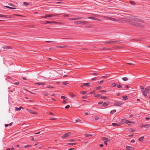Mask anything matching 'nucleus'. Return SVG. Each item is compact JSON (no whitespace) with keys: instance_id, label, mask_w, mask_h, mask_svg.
<instances>
[{"instance_id":"obj_10","label":"nucleus","mask_w":150,"mask_h":150,"mask_svg":"<svg viewBox=\"0 0 150 150\" xmlns=\"http://www.w3.org/2000/svg\"><path fill=\"white\" fill-rule=\"evenodd\" d=\"M27 110L31 114L37 115V113L33 111L32 110H30L29 109H27Z\"/></svg>"},{"instance_id":"obj_16","label":"nucleus","mask_w":150,"mask_h":150,"mask_svg":"<svg viewBox=\"0 0 150 150\" xmlns=\"http://www.w3.org/2000/svg\"><path fill=\"white\" fill-rule=\"evenodd\" d=\"M110 102L109 101H107L103 103V107H106V106L108 104H109Z\"/></svg>"},{"instance_id":"obj_52","label":"nucleus","mask_w":150,"mask_h":150,"mask_svg":"<svg viewBox=\"0 0 150 150\" xmlns=\"http://www.w3.org/2000/svg\"><path fill=\"white\" fill-rule=\"evenodd\" d=\"M98 119H99V117H95V119L96 120H98Z\"/></svg>"},{"instance_id":"obj_35","label":"nucleus","mask_w":150,"mask_h":150,"mask_svg":"<svg viewBox=\"0 0 150 150\" xmlns=\"http://www.w3.org/2000/svg\"><path fill=\"white\" fill-rule=\"evenodd\" d=\"M83 18L82 17L76 18H75V20L81 19H82Z\"/></svg>"},{"instance_id":"obj_21","label":"nucleus","mask_w":150,"mask_h":150,"mask_svg":"<svg viewBox=\"0 0 150 150\" xmlns=\"http://www.w3.org/2000/svg\"><path fill=\"white\" fill-rule=\"evenodd\" d=\"M85 137H91L93 136V135L91 134H85L84 135Z\"/></svg>"},{"instance_id":"obj_51","label":"nucleus","mask_w":150,"mask_h":150,"mask_svg":"<svg viewBox=\"0 0 150 150\" xmlns=\"http://www.w3.org/2000/svg\"><path fill=\"white\" fill-rule=\"evenodd\" d=\"M79 120H80L79 119H76V120H75V121L76 122H78Z\"/></svg>"},{"instance_id":"obj_34","label":"nucleus","mask_w":150,"mask_h":150,"mask_svg":"<svg viewBox=\"0 0 150 150\" xmlns=\"http://www.w3.org/2000/svg\"><path fill=\"white\" fill-rule=\"evenodd\" d=\"M116 111V110H113L111 111L110 113L111 114H113L114 113H115V112Z\"/></svg>"},{"instance_id":"obj_32","label":"nucleus","mask_w":150,"mask_h":150,"mask_svg":"<svg viewBox=\"0 0 150 150\" xmlns=\"http://www.w3.org/2000/svg\"><path fill=\"white\" fill-rule=\"evenodd\" d=\"M101 99H106L107 98L106 96H101Z\"/></svg>"},{"instance_id":"obj_50","label":"nucleus","mask_w":150,"mask_h":150,"mask_svg":"<svg viewBox=\"0 0 150 150\" xmlns=\"http://www.w3.org/2000/svg\"><path fill=\"white\" fill-rule=\"evenodd\" d=\"M69 150H75V149L74 148H71L69 149Z\"/></svg>"},{"instance_id":"obj_15","label":"nucleus","mask_w":150,"mask_h":150,"mask_svg":"<svg viewBox=\"0 0 150 150\" xmlns=\"http://www.w3.org/2000/svg\"><path fill=\"white\" fill-rule=\"evenodd\" d=\"M122 102H116L114 104L115 105L120 106L122 104Z\"/></svg>"},{"instance_id":"obj_2","label":"nucleus","mask_w":150,"mask_h":150,"mask_svg":"<svg viewBox=\"0 0 150 150\" xmlns=\"http://www.w3.org/2000/svg\"><path fill=\"white\" fill-rule=\"evenodd\" d=\"M132 20L137 22H139L141 23H144V21L143 20L136 17H134L132 19Z\"/></svg>"},{"instance_id":"obj_48","label":"nucleus","mask_w":150,"mask_h":150,"mask_svg":"<svg viewBox=\"0 0 150 150\" xmlns=\"http://www.w3.org/2000/svg\"><path fill=\"white\" fill-rule=\"evenodd\" d=\"M131 3L133 5H135L136 4L134 2H132V1H131Z\"/></svg>"},{"instance_id":"obj_64","label":"nucleus","mask_w":150,"mask_h":150,"mask_svg":"<svg viewBox=\"0 0 150 150\" xmlns=\"http://www.w3.org/2000/svg\"><path fill=\"white\" fill-rule=\"evenodd\" d=\"M86 96H83L82 97V98L83 99H85L86 98Z\"/></svg>"},{"instance_id":"obj_43","label":"nucleus","mask_w":150,"mask_h":150,"mask_svg":"<svg viewBox=\"0 0 150 150\" xmlns=\"http://www.w3.org/2000/svg\"><path fill=\"white\" fill-rule=\"evenodd\" d=\"M62 83L64 85H67L68 84V83L67 82H64Z\"/></svg>"},{"instance_id":"obj_53","label":"nucleus","mask_w":150,"mask_h":150,"mask_svg":"<svg viewBox=\"0 0 150 150\" xmlns=\"http://www.w3.org/2000/svg\"><path fill=\"white\" fill-rule=\"evenodd\" d=\"M44 95H45V96H47V95H48V93H47L45 92V93H44Z\"/></svg>"},{"instance_id":"obj_13","label":"nucleus","mask_w":150,"mask_h":150,"mask_svg":"<svg viewBox=\"0 0 150 150\" xmlns=\"http://www.w3.org/2000/svg\"><path fill=\"white\" fill-rule=\"evenodd\" d=\"M117 42L113 41H110L108 42H104V43H108V44L112 43V44H117Z\"/></svg>"},{"instance_id":"obj_57","label":"nucleus","mask_w":150,"mask_h":150,"mask_svg":"<svg viewBox=\"0 0 150 150\" xmlns=\"http://www.w3.org/2000/svg\"><path fill=\"white\" fill-rule=\"evenodd\" d=\"M64 16H65V17H66V16L69 17V15H68V14H65L64 15Z\"/></svg>"},{"instance_id":"obj_28","label":"nucleus","mask_w":150,"mask_h":150,"mask_svg":"<svg viewBox=\"0 0 150 150\" xmlns=\"http://www.w3.org/2000/svg\"><path fill=\"white\" fill-rule=\"evenodd\" d=\"M101 96V94H95L94 95V96L95 97H100V96Z\"/></svg>"},{"instance_id":"obj_41","label":"nucleus","mask_w":150,"mask_h":150,"mask_svg":"<svg viewBox=\"0 0 150 150\" xmlns=\"http://www.w3.org/2000/svg\"><path fill=\"white\" fill-rule=\"evenodd\" d=\"M47 88H53V87L52 86H47Z\"/></svg>"},{"instance_id":"obj_49","label":"nucleus","mask_w":150,"mask_h":150,"mask_svg":"<svg viewBox=\"0 0 150 150\" xmlns=\"http://www.w3.org/2000/svg\"><path fill=\"white\" fill-rule=\"evenodd\" d=\"M61 98L62 99H65V97L63 96H62L61 97Z\"/></svg>"},{"instance_id":"obj_27","label":"nucleus","mask_w":150,"mask_h":150,"mask_svg":"<svg viewBox=\"0 0 150 150\" xmlns=\"http://www.w3.org/2000/svg\"><path fill=\"white\" fill-rule=\"evenodd\" d=\"M3 49L4 50L5 49H9V47L8 46L4 47H2Z\"/></svg>"},{"instance_id":"obj_24","label":"nucleus","mask_w":150,"mask_h":150,"mask_svg":"<svg viewBox=\"0 0 150 150\" xmlns=\"http://www.w3.org/2000/svg\"><path fill=\"white\" fill-rule=\"evenodd\" d=\"M76 143H69L68 144L70 145H75L76 144Z\"/></svg>"},{"instance_id":"obj_5","label":"nucleus","mask_w":150,"mask_h":150,"mask_svg":"<svg viewBox=\"0 0 150 150\" xmlns=\"http://www.w3.org/2000/svg\"><path fill=\"white\" fill-rule=\"evenodd\" d=\"M129 23L130 25H132L134 26H136L138 27H141V25H139L138 23H134V22H132L131 21H128V22Z\"/></svg>"},{"instance_id":"obj_1","label":"nucleus","mask_w":150,"mask_h":150,"mask_svg":"<svg viewBox=\"0 0 150 150\" xmlns=\"http://www.w3.org/2000/svg\"><path fill=\"white\" fill-rule=\"evenodd\" d=\"M141 89V91L143 95L144 96H146L147 95L146 93H150V87H146L145 88L143 86H140Z\"/></svg>"},{"instance_id":"obj_14","label":"nucleus","mask_w":150,"mask_h":150,"mask_svg":"<svg viewBox=\"0 0 150 150\" xmlns=\"http://www.w3.org/2000/svg\"><path fill=\"white\" fill-rule=\"evenodd\" d=\"M59 23L56 22V21H46L45 22V23Z\"/></svg>"},{"instance_id":"obj_38","label":"nucleus","mask_w":150,"mask_h":150,"mask_svg":"<svg viewBox=\"0 0 150 150\" xmlns=\"http://www.w3.org/2000/svg\"><path fill=\"white\" fill-rule=\"evenodd\" d=\"M100 92L101 93L102 92H107L105 90H100Z\"/></svg>"},{"instance_id":"obj_61","label":"nucleus","mask_w":150,"mask_h":150,"mask_svg":"<svg viewBox=\"0 0 150 150\" xmlns=\"http://www.w3.org/2000/svg\"><path fill=\"white\" fill-rule=\"evenodd\" d=\"M129 131L130 132H134V130L132 129H130Z\"/></svg>"},{"instance_id":"obj_56","label":"nucleus","mask_w":150,"mask_h":150,"mask_svg":"<svg viewBox=\"0 0 150 150\" xmlns=\"http://www.w3.org/2000/svg\"><path fill=\"white\" fill-rule=\"evenodd\" d=\"M103 78H106L107 77V76H103L102 77Z\"/></svg>"},{"instance_id":"obj_20","label":"nucleus","mask_w":150,"mask_h":150,"mask_svg":"<svg viewBox=\"0 0 150 150\" xmlns=\"http://www.w3.org/2000/svg\"><path fill=\"white\" fill-rule=\"evenodd\" d=\"M70 95L71 96V97H74L75 96V95L72 92L69 93Z\"/></svg>"},{"instance_id":"obj_63","label":"nucleus","mask_w":150,"mask_h":150,"mask_svg":"<svg viewBox=\"0 0 150 150\" xmlns=\"http://www.w3.org/2000/svg\"><path fill=\"white\" fill-rule=\"evenodd\" d=\"M131 142L132 143H134L135 142V140L134 139H132Z\"/></svg>"},{"instance_id":"obj_6","label":"nucleus","mask_w":150,"mask_h":150,"mask_svg":"<svg viewBox=\"0 0 150 150\" xmlns=\"http://www.w3.org/2000/svg\"><path fill=\"white\" fill-rule=\"evenodd\" d=\"M102 139L104 141V144L106 145H107L108 144L107 142L109 141V139L105 137H102Z\"/></svg>"},{"instance_id":"obj_29","label":"nucleus","mask_w":150,"mask_h":150,"mask_svg":"<svg viewBox=\"0 0 150 150\" xmlns=\"http://www.w3.org/2000/svg\"><path fill=\"white\" fill-rule=\"evenodd\" d=\"M12 125V122H11L8 124H5V127H6L8 126V125H9L10 126H11V125Z\"/></svg>"},{"instance_id":"obj_60","label":"nucleus","mask_w":150,"mask_h":150,"mask_svg":"<svg viewBox=\"0 0 150 150\" xmlns=\"http://www.w3.org/2000/svg\"><path fill=\"white\" fill-rule=\"evenodd\" d=\"M66 47V46H60L59 47H62V48H64Z\"/></svg>"},{"instance_id":"obj_25","label":"nucleus","mask_w":150,"mask_h":150,"mask_svg":"<svg viewBox=\"0 0 150 150\" xmlns=\"http://www.w3.org/2000/svg\"><path fill=\"white\" fill-rule=\"evenodd\" d=\"M123 99L124 100H126L128 98L127 96H122Z\"/></svg>"},{"instance_id":"obj_11","label":"nucleus","mask_w":150,"mask_h":150,"mask_svg":"<svg viewBox=\"0 0 150 150\" xmlns=\"http://www.w3.org/2000/svg\"><path fill=\"white\" fill-rule=\"evenodd\" d=\"M126 148L128 150H134V148L131 146H126Z\"/></svg>"},{"instance_id":"obj_46","label":"nucleus","mask_w":150,"mask_h":150,"mask_svg":"<svg viewBox=\"0 0 150 150\" xmlns=\"http://www.w3.org/2000/svg\"><path fill=\"white\" fill-rule=\"evenodd\" d=\"M14 84L16 85H18L19 84V82H15L13 83Z\"/></svg>"},{"instance_id":"obj_22","label":"nucleus","mask_w":150,"mask_h":150,"mask_svg":"<svg viewBox=\"0 0 150 150\" xmlns=\"http://www.w3.org/2000/svg\"><path fill=\"white\" fill-rule=\"evenodd\" d=\"M35 83V84H38V85H43V84H45V83H42V82L36 83Z\"/></svg>"},{"instance_id":"obj_18","label":"nucleus","mask_w":150,"mask_h":150,"mask_svg":"<svg viewBox=\"0 0 150 150\" xmlns=\"http://www.w3.org/2000/svg\"><path fill=\"white\" fill-rule=\"evenodd\" d=\"M122 79L125 81H127L128 80V78L126 77L123 78Z\"/></svg>"},{"instance_id":"obj_19","label":"nucleus","mask_w":150,"mask_h":150,"mask_svg":"<svg viewBox=\"0 0 150 150\" xmlns=\"http://www.w3.org/2000/svg\"><path fill=\"white\" fill-rule=\"evenodd\" d=\"M80 93L83 95H85L86 94L87 92L84 91H82L80 92Z\"/></svg>"},{"instance_id":"obj_26","label":"nucleus","mask_w":150,"mask_h":150,"mask_svg":"<svg viewBox=\"0 0 150 150\" xmlns=\"http://www.w3.org/2000/svg\"><path fill=\"white\" fill-rule=\"evenodd\" d=\"M112 125L113 126H119L120 125H119V124H117L116 123H112Z\"/></svg>"},{"instance_id":"obj_17","label":"nucleus","mask_w":150,"mask_h":150,"mask_svg":"<svg viewBox=\"0 0 150 150\" xmlns=\"http://www.w3.org/2000/svg\"><path fill=\"white\" fill-rule=\"evenodd\" d=\"M21 109H23V107H20L19 108L16 107H15V110L16 111H19L21 110Z\"/></svg>"},{"instance_id":"obj_4","label":"nucleus","mask_w":150,"mask_h":150,"mask_svg":"<svg viewBox=\"0 0 150 150\" xmlns=\"http://www.w3.org/2000/svg\"><path fill=\"white\" fill-rule=\"evenodd\" d=\"M121 122L122 124H124V123H125L127 124H128V123H133L134 122H131L129 120H127L125 119H122L121 121Z\"/></svg>"},{"instance_id":"obj_55","label":"nucleus","mask_w":150,"mask_h":150,"mask_svg":"<svg viewBox=\"0 0 150 150\" xmlns=\"http://www.w3.org/2000/svg\"><path fill=\"white\" fill-rule=\"evenodd\" d=\"M50 120H55L56 119L55 118H50Z\"/></svg>"},{"instance_id":"obj_23","label":"nucleus","mask_w":150,"mask_h":150,"mask_svg":"<svg viewBox=\"0 0 150 150\" xmlns=\"http://www.w3.org/2000/svg\"><path fill=\"white\" fill-rule=\"evenodd\" d=\"M0 17H4V18H8V17H7V16L6 15H2L0 14Z\"/></svg>"},{"instance_id":"obj_39","label":"nucleus","mask_w":150,"mask_h":150,"mask_svg":"<svg viewBox=\"0 0 150 150\" xmlns=\"http://www.w3.org/2000/svg\"><path fill=\"white\" fill-rule=\"evenodd\" d=\"M48 114L50 115H52L53 116L54 115L52 112H49Z\"/></svg>"},{"instance_id":"obj_31","label":"nucleus","mask_w":150,"mask_h":150,"mask_svg":"<svg viewBox=\"0 0 150 150\" xmlns=\"http://www.w3.org/2000/svg\"><path fill=\"white\" fill-rule=\"evenodd\" d=\"M23 4L25 5L26 6H28L29 5V3L26 2H24Z\"/></svg>"},{"instance_id":"obj_62","label":"nucleus","mask_w":150,"mask_h":150,"mask_svg":"<svg viewBox=\"0 0 150 150\" xmlns=\"http://www.w3.org/2000/svg\"><path fill=\"white\" fill-rule=\"evenodd\" d=\"M9 8L11 9H16V8L10 7V8Z\"/></svg>"},{"instance_id":"obj_58","label":"nucleus","mask_w":150,"mask_h":150,"mask_svg":"<svg viewBox=\"0 0 150 150\" xmlns=\"http://www.w3.org/2000/svg\"><path fill=\"white\" fill-rule=\"evenodd\" d=\"M63 103H66L67 102H66V101L65 100H63Z\"/></svg>"},{"instance_id":"obj_45","label":"nucleus","mask_w":150,"mask_h":150,"mask_svg":"<svg viewBox=\"0 0 150 150\" xmlns=\"http://www.w3.org/2000/svg\"><path fill=\"white\" fill-rule=\"evenodd\" d=\"M101 88V86H98V87H97L96 88V89H97V90H98L99 89H100Z\"/></svg>"},{"instance_id":"obj_42","label":"nucleus","mask_w":150,"mask_h":150,"mask_svg":"<svg viewBox=\"0 0 150 150\" xmlns=\"http://www.w3.org/2000/svg\"><path fill=\"white\" fill-rule=\"evenodd\" d=\"M117 87L118 88H121L122 87V86L120 85H118L117 86Z\"/></svg>"},{"instance_id":"obj_47","label":"nucleus","mask_w":150,"mask_h":150,"mask_svg":"<svg viewBox=\"0 0 150 150\" xmlns=\"http://www.w3.org/2000/svg\"><path fill=\"white\" fill-rule=\"evenodd\" d=\"M70 142H74L75 140L74 139H70L69 140Z\"/></svg>"},{"instance_id":"obj_59","label":"nucleus","mask_w":150,"mask_h":150,"mask_svg":"<svg viewBox=\"0 0 150 150\" xmlns=\"http://www.w3.org/2000/svg\"><path fill=\"white\" fill-rule=\"evenodd\" d=\"M103 103V101H100V102H99L98 104H102V103Z\"/></svg>"},{"instance_id":"obj_33","label":"nucleus","mask_w":150,"mask_h":150,"mask_svg":"<svg viewBox=\"0 0 150 150\" xmlns=\"http://www.w3.org/2000/svg\"><path fill=\"white\" fill-rule=\"evenodd\" d=\"M90 83H83V84L85 86H89V84H90Z\"/></svg>"},{"instance_id":"obj_7","label":"nucleus","mask_w":150,"mask_h":150,"mask_svg":"<svg viewBox=\"0 0 150 150\" xmlns=\"http://www.w3.org/2000/svg\"><path fill=\"white\" fill-rule=\"evenodd\" d=\"M71 132H69L65 133L62 136V138H66L70 136L71 135Z\"/></svg>"},{"instance_id":"obj_9","label":"nucleus","mask_w":150,"mask_h":150,"mask_svg":"<svg viewBox=\"0 0 150 150\" xmlns=\"http://www.w3.org/2000/svg\"><path fill=\"white\" fill-rule=\"evenodd\" d=\"M106 18L107 19H108L109 20H111V21H117V19H116V18H112L107 17H106Z\"/></svg>"},{"instance_id":"obj_36","label":"nucleus","mask_w":150,"mask_h":150,"mask_svg":"<svg viewBox=\"0 0 150 150\" xmlns=\"http://www.w3.org/2000/svg\"><path fill=\"white\" fill-rule=\"evenodd\" d=\"M143 139L144 137H141L139 138V140L140 141H142L143 140Z\"/></svg>"},{"instance_id":"obj_54","label":"nucleus","mask_w":150,"mask_h":150,"mask_svg":"<svg viewBox=\"0 0 150 150\" xmlns=\"http://www.w3.org/2000/svg\"><path fill=\"white\" fill-rule=\"evenodd\" d=\"M88 18L91 19H93V20H94V18L93 17H88Z\"/></svg>"},{"instance_id":"obj_30","label":"nucleus","mask_w":150,"mask_h":150,"mask_svg":"<svg viewBox=\"0 0 150 150\" xmlns=\"http://www.w3.org/2000/svg\"><path fill=\"white\" fill-rule=\"evenodd\" d=\"M144 126H145V128H147L149 127L150 125L149 124H148L145 125H144Z\"/></svg>"},{"instance_id":"obj_8","label":"nucleus","mask_w":150,"mask_h":150,"mask_svg":"<svg viewBox=\"0 0 150 150\" xmlns=\"http://www.w3.org/2000/svg\"><path fill=\"white\" fill-rule=\"evenodd\" d=\"M54 16V15L46 14L44 16H41V17L43 18H51L53 17Z\"/></svg>"},{"instance_id":"obj_3","label":"nucleus","mask_w":150,"mask_h":150,"mask_svg":"<svg viewBox=\"0 0 150 150\" xmlns=\"http://www.w3.org/2000/svg\"><path fill=\"white\" fill-rule=\"evenodd\" d=\"M74 23L76 25H79L82 23L86 24L87 23V22L83 21H76L74 22Z\"/></svg>"},{"instance_id":"obj_37","label":"nucleus","mask_w":150,"mask_h":150,"mask_svg":"<svg viewBox=\"0 0 150 150\" xmlns=\"http://www.w3.org/2000/svg\"><path fill=\"white\" fill-rule=\"evenodd\" d=\"M24 146L25 148H26V147H31V146L30 145H25V146Z\"/></svg>"},{"instance_id":"obj_12","label":"nucleus","mask_w":150,"mask_h":150,"mask_svg":"<svg viewBox=\"0 0 150 150\" xmlns=\"http://www.w3.org/2000/svg\"><path fill=\"white\" fill-rule=\"evenodd\" d=\"M117 21H118L120 23H123L124 22H127V21L126 20H123L122 18H120L117 19Z\"/></svg>"},{"instance_id":"obj_44","label":"nucleus","mask_w":150,"mask_h":150,"mask_svg":"<svg viewBox=\"0 0 150 150\" xmlns=\"http://www.w3.org/2000/svg\"><path fill=\"white\" fill-rule=\"evenodd\" d=\"M111 85L113 87H115L116 86V84L115 83H113Z\"/></svg>"},{"instance_id":"obj_40","label":"nucleus","mask_w":150,"mask_h":150,"mask_svg":"<svg viewBox=\"0 0 150 150\" xmlns=\"http://www.w3.org/2000/svg\"><path fill=\"white\" fill-rule=\"evenodd\" d=\"M70 107V105H68L67 106H66L65 107V108L66 109H68Z\"/></svg>"}]
</instances>
